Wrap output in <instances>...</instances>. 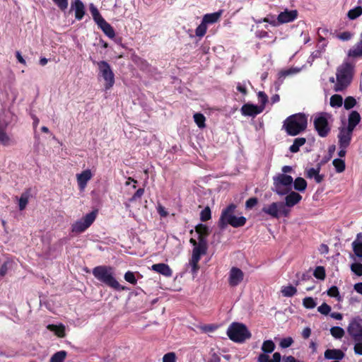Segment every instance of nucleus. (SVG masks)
<instances>
[{"label": "nucleus", "instance_id": "09e8293b", "mask_svg": "<svg viewBox=\"0 0 362 362\" xmlns=\"http://www.w3.org/2000/svg\"><path fill=\"white\" fill-rule=\"evenodd\" d=\"M258 100L260 104L259 105H263V110L265 108V105L268 102V97L267 95L262 91H259L257 93Z\"/></svg>", "mask_w": 362, "mask_h": 362}, {"label": "nucleus", "instance_id": "338daca9", "mask_svg": "<svg viewBox=\"0 0 362 362\" xmlns=\"http://www.w3.org/2000/svg\"><path fill=\"white\" fill-rule=\"evenodd\" d=\"M281 358V354L278 352H276L273 354L272 358L270 359L269 362H280Z\"/></svg>", "mask_w": 362, "mask_h": 362}, {"label": "nucleus", "instance_id": "a19ab883", "mask_svg": "<svg viewBox=\"0 0 362 362\" xmlns=\"http://www.w3.org/2000/svg\"><path fill=\"white\" fill-rule=\"evenodd\" d=\"M207 31V25L202 21L200 25L195 30V34L197 37H203Z\"/></svg>", "mask_w": 362, "mask_h": 362}, {"label": "nucleus", "instance_id": "8fccbe9b", "mask_svg": "<svg viewBox=\"0 0 362 362\" xmlns=\"http://www.w3.org/2000/svg\"><path fill=\"white\" fill-rule=\"evenodd\" d=\"M177 357L174 352H169L163 356V362H176Z\"/></svg>", "mask_w": 362, "mask_h": 362}, {"label": "nucleus", "instance_id": "c9c22d12", "mask_svg": "<svg viewBox=\"0 0 362 362\" xmlns=\"http://www.w3.org/2000/svg\"><path fill=\"white\" fill-rule=\"evenodd\" d=\"M66 357L65 351H59L55 353L50 358V362H64Z\"/></svg>", "mask_w": 362, "mask_h": 362}, {"label": "nucleus", "instance_id": "5701e85b", "mask_svg": "<svg viewBox=\"0 0 362 362\" xmlns=\"http://www.w3.org/2000/svg\"><path fill=\"white\" fill-rule=\"evenodd\" d=\"M353 251L355 255L362 262V233H358L352 243Z\"/></svg>", "mask_w": 362, "mask_h": 362}, {"label": "nucleus", "instance_id": "2eb2a0df", "mask_svg": "<svg viewBox=\"0 0 362 362\" xmlns=\"http://www.w3.org/2000/svg\"><path fill=\"white\" fill-rule=\"evenodd\" d=\"M353 130L343 127L339 129L338 134L339 144L340 148H347L351 139Z\"/></svg>", "mask_w": 362, "mask_h": 362}, {"label": "nucleus", "instance_id": "a18cd8bd", "mask_svg": "<svg viewBox=\"0 0 362 362\" xmlns=\"http://www.w3.org/2000/svg\"><path fill=\"white\" fill-rule=\"evenodd\" d=\"M28 198L29 197L27 194H23L20 197L18 202V206L21 211L23 210L26 207L28 203Z\"/></svg>", "mask_w": 362, "mask_h": 362}, {"label": "nucleus", "instance_id": "0eeeda50", "mask_svg": "<svg viewBox=\"0 0 362 362\" xmlns=\"http://www.w3.org/2000/svg\"><path fill=\"white\" fill-rule=\"evenodd\" d=\"M274 191L279 194L284 195L292 189L293 178L286 174H277L274 177Z\"/></svg>", "mask_w": 362, "mask_h": 362}, {"label": "nucleus", "instance_id": "680f3d73", "mask_svg": "<svg viewBox=\"0 0 362 362\" xmlns=\"http://www.w3.org/2000/svg\"><path fill=\"white\" fill-rule=\"evenodd\" d=\"M257 204V198H250L249 199L245 204L246 208L251 209L255 206Z\"/></svg>", "mask_w": 362, "mask_h": 362}, {"label": "nucleus", "instance_id": "1a4fd4ad", "mask_svg": "<svg viewBox=\"0 0 362 362\" xmlns=\"http://www.w3.org/2000/svg\"><path fill=\"white\" fill-rule=\"evenodd\" d=\"M189 242L194 246L189 264L192 267V272L196 273L199 269L198 262L200 260L201 256L206 252V241H204L202 239L199 241L198 244H197L196 240L193 238H191Z\"/></svg>", "mask_w": 362, "mask_h": 362}, {"label": "nucleus", "instance_id": "e433bc0d", "mask_svg": "<svg viewBox=\"0 0 362 362\" xmlns=\"http://www.w3.org/2000/svg\"><path fill=\"white\" fill-rule=\"evenodd\" d=\"M330 333L335 339H341L344 335V330L340 327H333L330 329Z\"/></svg>", "mask_w": 362, "mask_h": 362}, {"label": "nucleus", "instance_id": "412c9836", "mask_svg": "<svg viewBox=\"0 0 362 362\" xmlns=\"http://www.w3.org/2000/svg\"><path fill=\"white\" fill-rule=\"evenodd\" d=\"M71 9L75 12V18L81 20L85 14V7L81 0H73Z\"/></svg>", "mask_w": 362, "mask_h": 362}, {"label": "nucleus", "instance_id": "de8ad7c7", "mask_svg": "<svg viewBox=\"0 0 362 362\" xmlns=\"http://www.w3.org/2000/svg\"><path fill=\"white\" fill-rule=\"evenodd\" d=\"M351 270L357 276H362V264L355 262L351 265Z\"/></svg>", "mask_w": 362, "mask_h": 362}, {"label": "nucleus", "instance_id": "7ed1b4c3", "mask_svg": "<svg viewBox=\"0 0 362 362\" xmlns=\"http://www.w3.org/2000/svg\"><path fill=\"white\" fill-rule=\"evenodd\" d=\"M354 68V64L347 61L339 66L337 72L336 90H342L348 86L352 79Z\"/></svg>", "mask_w": 362, "mask_h": 362}, {"label": "nucleus", "instance_id": "864d4df0", "mask_svg": "<svg viewBox=\"0 0 362 362\" xmlns=\"http://www.w3.org/2000/svg\"><path fill=\"white\" fill-rule=\"evenodd\" d=\"M211 218V211L209 207L205 208L201 212V220L206 221Z\"/></svg>", "mask_w": 362, "mask_h": 362}, {"label": "nucleus", "instance_id": "c85d7f7f", "mask_svg": "<svg viewBox=\"0 0 362 362\" xmlns=\"http://www.w3.org/2000/svg\"><path fill=\"white\" fill-rule=\"evenodd\" d=\"M47 329L54 332V334L59 337H64L65 336V327L62 325H49L47 326Z\"/></svg>", "mask_w": 362, "mask_h": 362}, {"label": "nucleus", "instance_id": "9d476101", "mask_svg": "<svg viewBox=\"0 0 362 362\" xmlns=\"http://www.w3.org/2000/svg\"><path fill=\"white\" fill-rule=\"evenodd\" d=\"M90 11L94 21L103 32L108 37L111 39L114 38L115 33L113 28L102 17L97 8L93 4L90 5Z\"/></svg>", "mask_w": 362, "mask_h": 362}, {"label": "nucleus", "instance_id": "4d7b16f0", "mask_svg": "<svg viewBox=\"0 0 362 362\" xmlns=\"http://www.w3.org/2000/svg\"><path fill=\"white\" fill-rule=\"evenodd\" d=\"M337 37L342 41H347L352 37V34L350 32H343L338 34Z\"/></svg>", "mask_w": 362, "mask_h": 362}, {"label": "nucleus", "instance_id": "393cba45", "mask_svg": "<svg viewBox=\"0 0 362 362\" xmlns=\"http://www.w3.org/2000/svg\"><path fill=\"white\" fill-rule=\"evenodd\" d=\"M223 11H218L212 13H207L203 16L202 21L207 25L218 22L222 15Z\"/></svg>", "mask_w": 362, "mask_h": 362}, {"label": "nucleus", "instance_id": "5fc2aeb1", "mask_svg": "<svg viewBox=\"0 0 362 362\" xmlns=\"http://www.w3.org/2000/svg\"><path fill=\"white\" fill-rule=\"evenodd\" d=\"M54 3L62 11L68 7V0H52Z\"/></svg>", "mask_w": 362, "mask_h": 362}, {"label": "nucleus", "instance_id": "bb28decb", "mask_svg": "<svg viewBox=\"0 0 362 362\" xmlns=\"http://www.w3.org/2000/svg\"><path fill=\"white\" fill-rule=\"evenodd\" d=\"M344 356V354L339 349H327L325 352V357L327 359L340 360Z\"/></svg>", "mask_w": 362, "mask_h": 362}, {"label": "nucleus", "instance_id": "473e14b6", "mask_svg": "<svg viewBox=\"0 0 362 362\" xmlns=\"http://www.w3.org/2000/svg\"><path fill=\"white\" fill-rule=\"evenodd\" d=\"M196 232L199 234V241L202 239L204 241V238L208 235L209 229L208 227L203 224H199L197 226Z\"/></svg>", "mask_w": 362, "mask_h": 362}, {"label": "nucleus", "instance_id": "f03ea898", "mask_svg": "<svg viewBox=\"0 0 362 362\" xmlns=\"http://www.w3.org/2000/svg\"><path fill=\"white\" fill-rule=\"evenodd\" d=\"M307 117L302 113L288 117L284 123L286 132L291 136H296L307 127Z\"/></svg>", "mask_w": 362, "mask_h": 362}, {"label": "nucleus", "instance_id": "2f4dec72", "mask_svg": "<svg viewBox=\"0 0 362 362\" xmlns=\"http://www.w3.org/2000/svg\"><path fill=\"white\" fill-rule=\"evenodd\" d=\"M305 138H297L294 140L293 144L290 146V151L292 153H296L299 151L300 147L305 144Z\"/></svg>", "mask_w": 362, "mask_h": 362}, {"label": "nucleus", "instance_id": "f3484780", "mask_svg": "<svg viewBox=\"0 0 362 362\" xmlns=\"http://www.w3.org/2000/svg\"><path fill=\"white\" fill-rule=\"evenodd\" d=\"M315 127L321 136H325L329 130L327 119L325 116H320L315 119Z\"/></svg>", "mask_w": 362, "mask_h": 362}, {"label": "nucleus", "instance_id": "6ab92c4d", "mask_svg": "<svg viewBox=\"0 0 362 362\" xmlns=\"http://www.w3.org/2000/svg\"><path fill=\"white\" fill-rule=\"evenodd\" d=\"M298 16V12L296 10H285L278 16V22L279 24L287 23L293 21Z\"/></svg>", "mask_w": 362, "mask_h": 362}, {"label": "nucleus", "instance_id": "f704fd0d", "mask_svg": "<svg viewBox=\"0 0 362 362\" xmlns=\"http://www.w3.org/2000/svg\"><path fill=\"white\" fill-rule=\"evenodd\" d=\"M332 164L337 173H342L345 170V162L341 158H335L332 161Z\"/></svg>", "mask_w": 362, "mask_h": 362}, {"label": "nucleus", "instance_id": "a211bd4d", "mask_svg": "<svg viewBox=\"0 0 362 362\" xmlns=\"http://www.w3.org/2000/svg\"><path fill=\"white\" fill-rule=\"evenodd\" d=\"M8 123L6 119L0 117V145L8 146L12 143L11 137L4 130Z\"/></svg>", "mask_w": 362, "mask_h": 362}, {"label": "nucleus", "instance_id": "aec40b11", "mask_svg": "<svg viewBox=\"0 0 362 362\" xmlns=\"http://www.w3.org/2000/svg\"><path fill=\"white\" fill-rule=\"evenodd\" d=\"M289 192L285 197V203H284L287 209L293 207L302 199V196L298 193L293 191Z\"/></svg>", "mask_w": 362, "mask_h": 362}, {"label": "nucleus", "instance_id": "c756f323", "mask_svg": "<svg viewBox=\"0 0 362 362\" xmlns=\"http://www.w3.org/2000/svg\"><path fill=\"white\" fill-rule=\"evenodd\" d=\"M293 185L296 190L303 192L307 187V182L303 177H297L293 180Z\"/></svg>", "mask_w": 362, "mask_h": 362}, {"label": "nucleus", "instance_id": "4c0bfd02", "mask_svg": "<svg viewBox=\"0 0 362 362\" xmlns=\"http://www.w3.org/2000/svg\"><path fill=\"white\" fill-rule=\"evenodd\" d=\"M274 348V343L272 340L264 341L262 346V350L264 353H272Z\"/></svg>", "mask_w": 362, "mask_h": 362}, {"label": "nucleus", "instance_id": "052dcab7", "mask_svg": "<svg viewBox=\"0 0 362 362\" xmlns=\"http://www.w3.org/2000/svg\"><path fill=\"white\" fill-rule=\"evenodd\" d=\"M157 211L161 217H166L168 215V212L166 209L160 204L157 206Z\"/></svg>", "mask_w": 362, "mask_h": 362}, {"label": "nucleus", "instance_id": "69168bd1", "mask_svg": "<svg viewBox=\"0 0 362 362\" xmlns=\"http://www.w3.org/2000/svg\"><path fill=\"white\" fill-rule=\"evenodd\" d=\"M8 267L6 263L3 264L0 267V278L4 276L7 273Z\"/></svg>", "mask_w": 362, "mask_h": 362}, {"label": "nucleus", "instance_id": "13d9d810", "mask_svg": "<svg viewBox=\"0 0 362 362\" xmlns=\"http://www.w3.org/2000/svg\"><path fill=\"white\" fill-rule=\"evenodd\" d=\"M263 22L268 23L273 26H276L279 24L278 22V18L276 19L274 16H267L264 18H263Z\"/></svg>", "mask_w": 362, "mask_h": 362}, {"label": "nucleus", "instance_id": "49530a36", "mask_svg": "<svg viewBox=\"0 0 362 362\" xmlns=\"http://www.w3.org/2000/svg\"><path fill=\"white\" fill-rule=\"evenodd\" d=\"M301 70V69H299V68H291V69H286V70H283L281 71L279 74H280V76H290V75H293V74H296L298 72H300V71Z\"/></svg>", "mask_w": 362, "mask_h": 362}, {"label": "nucleus", "instance_id": "ea45409f", "mask_svg": "<svg viewBox=\"0 0 362 362\" xmlns=\"http://www.w3.org/2000/svg\"><path fill=\"white\" fill-rule=\"evenodd\" d=\"M361 14H362V8L361 6H357L353 9H351L348 12V17L350 19L354 20V19L358 18V16H360Z\"/></svg>", "mask_w": 362, "mask_h": 362}, {"label": "nucleus", "instance_id": "4468645a", "mask_svg": "<svg viewBox=\"0 0 362 362\" xmlns=\"http://www.w3.org/2000/svg\"><path fill=\"white\" fill-rule=\"evenodd\" d=\"M244 272L239 268L233 267L229 272L228 282L230 286L236 287L240 285L244 279Z\"/></svg>", "mask_w": 362, "mask_h": 362}, {"label": "nucleus", "instance_id": "a878e982", "mask_svg": "<svg viewBox=\"0 0 362 362\" xmlns=\"http://www.w3.org/2000/svg\"><path fill=\"white\" fill-rule=\"evenodd\" d=\"M347 54L353 58L362 57V39L348 51Z\"/></svg>", "mask_w": 362, "mask_h": 362}, {"label": "nucleus", "instance_id": "ddd939ff", "mask_svg": "<svg viewBox=\"0 0 362 362\" xmlns=\"http://www.w3.org/2000/svg\"><path fill=\"white\" fill-rule=\"evenodd\" d=\"M94 174L90 169H85L76 174L78 188L81 192L85 190L88 182L93 178Z\"/></svg>", "mask_w": 362, "mask_h": 362}, {"label": "nucleus", "instance_id": "423d86ee", "mask_svg": "<svg viewBox=\"0 0 362 362\" xmlns=\"http://www.w3.org/2000/svg\"><path fill=\"white\" fill-rule=\"evenodd\" d=\"M227 335L230 340L235 342H243L251 337L246 326L239 322H233L228 327Z\"/></svg>", "mask_w": 362, "mask_h": 362}, {"label": "nucleus", "instance_id": "39448f33", "mask_svg": "<svg viewBox=\"0 0 362 362\" xmlns=\"http://www.w3.org/2000/svg\"><path fill=\"white\" fill-rule=\"evenodd\" d=\"M96 66L98 78L103 81L105 89H111L115 83V76L111 66L105 61L97 62Z\"/></svg>", "mask_w": 362, "mask_h": 362}, {"label": "nucleus", "instance_id": "774afa93", "mask_svg": "<svg viewBox=\"0 0 362 362\" xmlns=\"http://www.w3.org/2000/svg\"><path fill=\"white\" fill-rule=\"evenodd\" d=\"M354 288L357 293L362 295V282L356 284Z\"/></svg>", "mask_w": 362, "mask_h": 362}, {"label": "nucleus", "instance_id": "603ef678", "mask_svg": "<svg viewBox=\"0 0 362 362\" xmlns=\"http://www.w3.org/2000/svg\"><path fill=\"white\" fill-rule=\"evenodd\" d=\"M317 310L322 315H327L331 311V307L324 303L317 308Z\"/></svg>", "mask_w": 362, "mask_h": 362}, {"label": "nucleus", "instance_id": "f257e3e1", "mask_svg": "<svg viewBox=\"0 0 362 362\" xmlns=\"http://www.w3.org/2000/svg\"><path fill=\"white\" fill-rule=\"evenodd\" d=\"M93 274L98 281L115 290L123 291L125 289L115 278L114 270L111 267H96L93 269Z\"/></svg>", "mask_w": 362, "mask_h": 362}, {"label": "nucleus", "instance_id": "0e129e2a", "mask_svg": "<svg viewBox=\"0 0 362 362\" xmlns=\"http://www.w3.org/2000/svg\"><path fill=\"white\" fill-rule=\"evenodd\" d=\"M269 361H270L269 356L267 354H266V353H264V354H260L258 358L259 362H269Z\"/></svg>", "mask_w": 362, "mask_h": 362}, {"label": "nucleus", "instance_id": "bf43d9fd", "mask_svg": "<svg viewBox=\"0 0 362 362\" xmlns=\"http://www.w3.org/2000/svg\"><path fill=\"white\" fill-rule=\"evenodd\" d=\"M293 341L291 337H286V338L281 339V341L280 342V346L282 348H287V347H289L292 344Z\"/></svg>", "mask_w": 362, "mask_h": 362}, {"label": "nucleus", "instance_id": "3c124183", "mask_svg": "<svg viewBox=\"0 0 362 362\" xmlns=\"http://www.w3.org/2000/svg\"><path fill=\"white\" fill-rule=\"evenodd\" d=\"M356 100L353 97H347L344 100V107L346 110H349L354 107L356 105Z\"/></svg>", "mask_w": 362, "mask_h": 362}, {"label": "nucleus", "instance_id": "e2e57ef3", "mask_svg": "<svg viewBox=\"0 0 362 362\" xmlns=\"http://www.w3.org/2000/svg\"><path fill=\"white\" fill-rule=\"evenodd\" d=\"M354 349L356 354L362 355V342L356 343Z\"/></svg>", "mask_w": 362, "mask_h": 362}, {"label": "nucleus", "instance_id": "4be33fe9", "mask_svg": "<svg viewBox=\"0 0 362 362\" xmlns=\"http://www.w3.org/2000/svg\"><path fill=\"white\" fill-rule=\"evenodd\" d=\"M151 269L167 277L171 276L173 274L172 269L168 264L164 263L153 264Z\"/></svg>", "mask_w": 362, "mask_h": 362}, {"label": "nucleus", "instance_id": "37998d69", "mask_svg": "<svg viewBox=\"0 0 362 362\" xmlns=\"http://www.w3.org/2000/svg\"><path fill=\"white\" fill-rule=\"evenodd\" d=\"M313 274L316 279L324 280L325 278V269L323 267H317Z\"/></svg>", "mask_w": 362, "mask_h": 362}, {"label": "nucleus", "instance_id": "20e7f679", "mask_svg": "<svg viewBox=\"0 0 362 362\" xmlns=\"http://www.w3.org/2000/svg\"><path fill=\"white\" fill-rule=\"evenodd\" d=\"M235 205L230 204L223 210L219 220V223L222 227L230 225L237 228L245 225L246 218L242 216H236L235 213Z\"/></svg>", "mask_w": 362, "mask_h": 362}, {"label": "nucleus", "instance_id": "c03bdc74", "mask_svg": "<svg viewBox=\"0 0 362 362\" xmlns=\"http://www.w3.org/2000/svg\"><path fill=\"white\" fill-rule=\"evenodd\" d=\"M303 305L305 308L311 309L316 306V303L313 298L306 297L303 300Z\"/></svg>", "mask_w": 362, "mask_h": 362}, {"label": "nucleus", "instance_id": "58836bf2", "mask_svg": "<svg viewBox=\"0 0 362 362\" xmlns=\"http://www.w3.org/2000/svg\"><path fill=\"white\" fill-rule=\"evenodd\" d=\"M343 103V98L339 95H334L330 98V105L332 107H341Z\"/></svg>", "mask_w": 362, "mask_h": 362}, {"label": "nucleus", "instance_id": "6e6552de", "mask_svg": "<svg viewBox=\"0 0 362 362\" xmlns=\"http://www.w3.org/2000/svg\"><path fill=\"white\" fill-rule=\"evenodd\" d=\"M262 212L273 218H279L281 216L287 217L290 214V209H287L282 202H272L265 204Z\"/></svg>", "mask_w": 362, "mask_h": 362}, {"label": "nucleus", "instance_id": "79ce46f5", "mask_svg": "<svg viewBox=\"0 0 362 362\" xmlns=\"http://www.w3.org/2000/svg\"><path fill=\"white\" fill-rule=\"evenodd\" d=\"M327 295L330 297L335 298L338 301L341 300V297L339 294V291L337 286H332L328 291H327Z\"/></svg>", "mask_w": 362, "mask_h": 362}, {"label": "nucleus", "instance_id": "7c9ffc66", "mask_svg": "<svg viewBox=\"0 0 362 362\" xmlns=\"http://www.w3.org/2000/svg\"><path fill=\"white\" fill-rule=\"evenodd\" d=\"M281 292L285 297H292L297 293V289L291 285H287L281 287Z\"/></svg>", "mask_w": 362, "mask_h": 362}, {"label": "nucleus", "instance_id": "dca6fc26", "mask_svg": "<svg viewBox=\"0 0 362 362\" xmlns=\"http://www.w3.org/2000/svg\"><path fill=\"white\" fill-rule=\"evenodd\" d=\"M240 110L244 116L255 117L263 112V105L247 103L242 106Z\"/></svg>", "mask_w": 362, "mask_h": 362}, {"label": "nucleus", "instance_id": "cd10ccee", "mask_svg": "<svg viewBox=\"0 0 362 362\" xmlns=\"http://www.w3.org/2000/svg\"><path fill=\"white\" fill-rule=\"evenodd\" d=\"M360 119H361L360 115L357 112H356V111L351 112L349 117V124L346 127L351 130H354L355 127L360 122Z\"/></svg>", "mask_w": 362, "mask_h": 362}, {"label": "nucleus", "instance_id": "b1692460", "mask_svg": "<svg viewBox=\"0 0 362 362\" xmlns=\"http://www.w3.org/2000/svg\"><path fill=\"white\" fill-rule=\"evenodd\" d=\"M320 167L310 168L305 170V175L310 179H314L317 183H320L323 180V175L320 174Z\"/></svg>", "mask_w": 362, "mask_h": 362}, {"label": "nucleus", "instance_id": "6e6d98bb", "mask_svg": "<svg viewBox=\"0 0 362 362\" xmlns=\"http://www.w3.org/2000/svg\"><path fill=\"white\" fill-rule=\"evenodd\" d=\"M124 279L132 284H135L136 283V279L135 278V276L134 274V273L131 272H127L125 274H124Z\"/></svg>", "mask_w": 362, "mask_h": 362}, {"label": "nucleus", "instance_id": "9b49d317", "mask_svg": "<svg viewBox=\"0 0 362 362\" xmlns=\"http://www.w3.org/2000/svg\"><path fill=\"white\" fill-rule=\"evenodd\" d=\"M97 216V211H93L86 214L81 218L71 224V232L79 234L88 229L95 221Z\"/></svg>", "mask_w": 362, "mask_h": 362}, {"label": "nucleus", "instance_id": "f8f14e48", "mask_svg": "<svg viewBox=\"0 0 362 362\" xmlns=\"http://www.w3.org/2000/svg\"><path fill=\"white\" fill-rule=\"evenodd\" d=\"M361 320L359 318L352 319L347 327V332L350 337L356 341L361 342L362 340V325Z\"/></svg>", "mask_w": 362, "mask_h": 362}, {"label": "nucleus", "instance_id": "72a5a7b5", "mask_svg": "<svg viewBox=\"0 0 362 362\" xmlns=\"http://www.w3.org/2000/svg\"><path fill=\"white\" fill-rule=\"evenodd\" d=\"M194 122L199 128L203 129L206 127V117L201 113H195L193 116Z\"/></svg>", "mask_w": 362, "mask_h": 362}]
</instances>
